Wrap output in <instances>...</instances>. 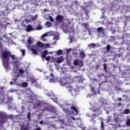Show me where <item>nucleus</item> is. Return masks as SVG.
Instances as JSON below:
<instances>
[{
    "mask_svg": "<svg viewBox=\"0 0 130 130\" xmlns=\"http://www.w3.org/2000/svg\"><path fill=\"white\" fill-rule=\"evenodd\" d=\"M1 59H2L3 64L6 69V72L9 71V64L10 63V56L11 55V52L4 50L1 52Z\"/></svg>",
    "mask_w": 130,
    "mask_h": 130,
    "instance_id": "f257e3e1",
    "label": "nucleus"
},
{
    "mask_svg": "<svg viewBox=\"0 0 130 130\" xmlns=\"http://www.w3.org/2000/svg\"><path fill=\"white\" fill-rule=\"evenodd\" d=\"M60 107L62 108V110L65 113H69L70 112V109H72V113L74 115H78L79 111L77 108L75 106H71L70 104H65L64 105H61Z\"/></svg>",
    "mask_w": 130,
    "mask_h": 130,
    "instance_id": "f03ea898",
    "label": "nucleus"
},
{
    "mask_svg": "<svg viewBox=\"0 0 130 130\" xmlns=\"http://www.w3.org/2000/svg\"><path fill=\"white\" fill-rule=\"evenodd\" d=\"M62 30L64 33H68L69 32V35L70 34H75V29H74V26L71 27L68 25H64L63 26Z\"/></svg>",
    "mask_w": 130,
    "mask_h": 130,
    "instance_id": "7ed1b4c3",
    "label": "nucleus"
},
{
    "mask_svg": "<svg viewBox=\"0 0 130 130\" xmlns=\"http://www.w3.org/2000/svg\"><path fill=\"white\" fill-rule=\"evenodd\" d=\"M96 35L99 38H104L106 37L105 35V29L102 27H100L96 29Z\"/></svg>",
    "mask_w": 130,
    "mask_h": 130,
    "instance_id": "20e7f679",
    "label": "nucleus"
},
{
    "mask_svg": "<svg viewBox=\"0 0 130 130\" xmlns=\"http://www.w3.org/2000/svg\"><path fill=\"white\" fill-rule=\"evenodd\" d=\"M8 119V114L7 113L1 111L0 112V126H2L3 124L6 122V119Z\"/></svg>",
    "mask_w": 130,
    "mask_h": 130,
    "instance_id": "39448f33",
    "label": "nucleus"
},
{
    "mask_svg": "<svg viewBox=\"0 0 130 130\" xmlns=\"http://www.w3.org/2000/svg\"><path fill=\"white\" fill-rule=\"evenodd\" d=\"M42 110V111H49V112L53 113L55 115H57V110L54 107L46 106Z\"/></svg>",
    "mask_w": 130,
    "mask_h": 130,
    "instance_id": "423d86ee",
    "label": "nucleus"
},
{
    "mask_svg": "<svg viewBox=\"0 0 130 130\" xmlns=\"http://www.w3.org/2000/svg\"><path fill=\"white\" fill-rule=\"evenodd\" d=\"M46 103L44 102H41L40 101H37L36 103H35L34 106V109H38V108H40L43 107L45 105Z\"/></svg>",
    "mask_w": 130,
    "mask_h": 130,
    "instance_id": "0eeeda50",
    "label": "nucleus"
},
{
    "mask_svg": "<svg viewBox=\"0 0 130 130\" xmlns=\"http://www.w3.org/2000/svg\"><path fill=\"white\" fill-rule=\"evenodd\" d=\"M99 115H100V113H92L91 115V118L89 119V121L92 122L93 125L96 124L95 118L97 116H99Z\"/></svg>",
    "mask_w": 130,
    "mask_h": 130,
    "instance_id": "6e6552de",
    "label": "nucleus"
},
{
    "mask_svg": "<svg viewBox=\"0 0 130 130\" xmlns=\"http://www.w3.org/2000/svg\"><path fill=\"white\" fill-rule=\"evenodd\" d=\"M47 96L50 97L51 100H52L55 103H57V102H58L57 98H56L52 91H51V93H47Z\"/></svg>",
    "mask_w": 130,
    "mask_h": 130,
    "instance_id": "1a4fd4ad",
    "label": "nucleus"
},
{
    "mask_svg": "<svg viewBox=\"0 0 130 130\" xmlns=\"http://www.w3.org/2000/svg\"><path fill=\"white\" fill-rule=\"evenodd\" d=\"M120 77L124 79L125 81H128L129 80V74L127 72H121Z\"/></svg>",
    "mask_w": 130,
    "mask_h": 130,
    "instance_id": "9d476101",
    "label": "nucleus"
},
{
    "mask_svg": "<svg viewBox=\"0 0 130 130\" xmlns=\"http://www.w3.org/2000/svg\"><path fill=\"white\" fill-rule=\"evenodd\" d=\"M4 38H6L9 42V43H11L12 42V39L11 37H13V33H9L8 34H4L3 35Z\"/></svg>",
    "mask_w": 130,
    "mask_h": 130,
    "instance_id": "9b49d317",
    "label": "nucleus"
},
{
    "mask_svg": "<svg viewBox=\"0 0 130 130\" xmlns=\"http://www.w3.org/2000/svg\"><path fill=\"white\" fill-rule=\"evenodd\" d=\"M22 26L26 28V32H31L32 31H35V28H34L30 24H28L27 26H26V24H22Z\"/></svg>",
    "mask_w": 130,
    "mask_h": 130,
    "instance_id": "f8f14e48",
    "label": "nucleus"
},
{
    "mask_svg": "<svg viewBox=\"0 0 130 130\" xmlns=\"http://www.w3.org/2000/svg\"><path fill=\"white\" fill-rule=\"evenodd\" d=\"M4 90L0 88V104L5 102V96H4Z\"/></svg>",
    "mask_w": 130,
    "mask_h": 130,
    "instance_id": "ddd939ff",
    "label": "nucleus"
},
{
    "mask_svg": "<svg viewBox=\"0 0 130 130\" xmlns=\"http://www.w3.org/2000/svg\"><path fill=\"white\" fill-rule=\"evenodd\" d=\"M100 109H101V108L100 107V106L96 105L93 107L92 112H98V113H100V114H101V111H99Z\"/></svg>",
    "mask_w": 130,
    "mask_h": 130,
    "instance_id": "4468645a",
    "label": "nucleus"
},
{
    "mask_svg": "<svg viewBox=\"0 0 130 130\" xmlns=\"http://www.w3.org/2000/svg\"><path fill=\"white\" fill-rule=\"evenodd\" d=\"M59 83L60 86H62L63 87L66 86V85H67L68 84L67 78H66L65 77L62 78L61 79H60Z\"/></svg>",
    "mask_w": 130,
    "mask_h": 130,
    "instance_id": "2eb2a0df",
    "label": "nucleus"
},
{
    "mask_svg": "<svg viewBox=\"0 0 130 130\" xmlns=\"http://www.w3.org/2000/svg\"><path fill=\"white\" fill-rule=\"evenodd\" d=\"M63 56H60V57L54 58L53 60L55 62H57V63H61V62L63 61Z\"/></svg>",
    "mask_w": 130,
    "mask_h": 130,
    "instance_id": "dca6fc26",
    "label": "nucleus"
},
{
    "mask_svg": "<svg viewBox=\"0 0 130 130\" xmlns=\"http://www.w3.org/2000/svg\"><path fill=\"white\" fill-rule=\"evenodd\" d=\"M32 47L34 48H36L37 47H41V48H44V47H45V46L44 45V44L42 43L41 42H38L37 43V44H35V45L32 46Z\"/></svg>",
    "mask_w": 130,
    "mask_h": 130,
    "instance_id": "f3484780",
    "label": "nucleus"
},
{
    "mask_svg": "<svg viewBox=\"0 0 130 130\" xmlns=\"http://www.w3.org/2000/svg\"><path fill=\"white\" fill-rule=\"evenodd\" d=\"M63 19H64V17L61 15H58L56 17V21L58 23H61L63 21Z\"/></svg>",
    "mask_w": 130,
    "mask_h": 130,
    "instance_id": "a211bd4d",
    "label": "nucleus"
},
{
    "mask_svg": "<svg viewBox=\"0 0 130 130\" xmlns=\"http://www.w3.org/2000/svg\"><path fill=\"white\" fill-rule=\"evenodd\" d=\"M6 100L7 101L5 102V104H8V105L13 104V101L14 100L13 97H8L6 99Z\"/></svg>",
    "mask_w": 130,
    "mask_h": 130,
    "instance_id": "6ab92c4d",
    "label": "nucleus"
},
{
    "mask_svg": "<svg viewBox=\"0 0 130 130\" xmlns=\"http://www.w3.org/2000/svg\"><path fill=\"white\" fill-rule=\"evenodd\" d=\"M82 27H84L86 30H84V32L87 31H89L90 28L89 27V23H84L82 24Z\"/></svg>",
    "mask_w": 130,
    "mask_h": 130,
    "instance_id": "aec40b11",
    "label": "nucleus"
},
{
    "mask_svg": "<svg viewBox=\"0 0 130 130\" xmlns=\"http://www.w3.org/2000/svg\"><path fill=\"white\" fill-rule=\"evenodd\" d=\"M99 119H100V120H101V129L102 130H104V121H105V119H104V118H102V117H100L99 118Z\"/></svg>",
    "mask_w": 130,
    "mask_h": 130,
    "instance_id": "412c9836",
    "label": "nucleus"
},
{
    "mask_svg": "<svg viewBox=\"0 0 130 130\" xmlns=\"http://www.w3.org/2000/svg\"><path fill=\"white\" fill-rule=\"evenodd\" d=\"M25 97H27V99H28V100H30V101H33V100H34V96L29 93H26L25 94Z\"/></svg>",
    "mask_w": 130,
    "mask_h": 130,
    "instance_id": "4be33fe9",
    "label": "nucleus"
},
{
    "mask_svg": "<svg viewBox=\"0 0 130 130\" xmlns=\"http://www.w3.org/2000/svg\"><path fill=\"white\" fill-rule=\"evenodd\" d=\"M52 52H48V51L47 50H44L43 52L41 53V57H46V55L48 54V53H51Z\"/></svg>",
    "mask_w": 130,
    "mask_h": 130,
    "instance_id": "5701e85b",
    "label": "nucleus"
},
{
    "mask_svg": "<svg viewBox=\"0 0 130 130\" xmlns=\"http://www.w3.org/2000/svg\"><path fill=\"white\" fill-rule=\"evenodd\" d=\"M69 40L70 41V43H73V42H77L76 38L73 36H71V35H70L69 36Z\"/></svg>",
    "mask_w": 130,
    "mask_h": 130,
    "instance_id": "b1692460",
    "label": "nucleus"
},
{
    "mask_svg": "<svg viewBox=\"0 0 130 130\" xmlns=\"http://www.w3.org/2000/svg\"><path fill=\"white\" fill-rule=\"evenodd\" d=\"M31 84L32 85H34L35 87H37V88H40V85L37 83V80H36V79L32 80V81L31 82Z\"/></svg>",
    "mask_w": 130,
    "mask_h": 130,
    "instance_id": "393cba45",
    "label": "nucleus"
},
{
    "mask_svg": "<svg viewBox=\"0 0 130 130\" xmlns=\"http://www.w3.org/2000/svg\"><path fill=\"white\" fill-rule=\"evenodd\" d=\"M74 66H82L83 64V62L82 61H80L79 60H76L74 61Z\"/></svg>",
    "mask_w": 130,
    "mask_h": 130,
    "instance_id": "a878e982",
    "label": "nucleus"
},
{
    "mask_svg": "<svg viewBox=\"0 0 130 130\" xmlns=\"http://www.w3.org/2000/svg\"><path fill=\"white\" fill-rule=\"evenodd\" d=\"M111 47V46L109 44H108L106 48L104 47V50H105V49H106V51H105V53H108V52L110 51Z\"/></svg>",
    "mask_w": 130,
    "mask_h": 130,
    "instance_id": "bb28decb",
    "label": "nucleus"
},
{
    "mask_svg": "<svg viewBox=\"0 0 130 130\" xmlns=\"http://www.w3.org/2000/svg\"><path fill=\"white\" fill-rule=\"evenodd\" d=\"M76 79H78V83H81L82 84L83 83V82L85 81V79L83 78L82 76H76Z\"/></svg>",
    "mask_w": 130,
    "mask_h": 130,
    "instance_id": "cd10ccee",
    "label": "nucleus"
},
{
    "mask_svg": "<svg viewBox=\"0 0 130 130\" xmlns=\"http://www.w3.org/2000/svg\"><path fill=\"white\" fill-rule=\"evenodd\" d=\"M79 54L81 58H84L86 57V53H85V52L83 50L80 51Z\"/></svg>",
    "mask_w": 130,
    "mask_h": 130,
    "instance_id": "c85d7f7f",
    "label": "nucleus"
},
{
    "mask_svg": "<svg viewBox=\"0 0 130 130\" xmlns=\"http://www.w3.org/2000/svg\"><path fill=\"white\" fill-rule=\"evenodd\" d=\"M31 37H29V39L27 40V43H28V48H30V45L33 43V42L32 41V40H31Z\"/></svg>",
    "mask_w": 130,
    "mask_h": 130,
    "instance_id": "c756f323",
    "label": "nucleus"
},
{
    "mask_svg": "<svg viewBox=\"0 0 130 130\" xmlns=\"http://www.w3.org/2000/svg\"><path fill=\"white\" fill-rule=\"evenodd\" d=\"M130 111L129 109H125L123 111L122 114H129Z\"/></svg>",
    "mask_w": 130,
    "mask_h": 130,
    "instance_id": "7c9ffc66",
    "label": "nucleus"
},
{
    "mask_svg": "<svg viewBox=\"0 0 130 130\" xmlns=\"http://www.w3.org/2000/svg\"><path fill=\"white\" fill-rule=\"evenodd\" d=\"M88 46L89 48H95L96 44L95 43H91L88 45Z\"/></svg>",
    "mask_w": 130,
    "mask_h": 130,
    "instance_id": "2f4dec72",
    "label": "nucleus"
},
{
    "mask_svg": "<svg viewBox=\"0 0 130 130\" xmlns=\"http://www.w3.org/2000/svg\"><path fill=\"white\" fill-rule=\"evenodd\" d=\"M27 80L28 81H29V82H32L33 80H34V78L31 76H28L26 77Z\"/></svg>",
    "mask_w": 130,
    "mask_h": 130,
    "instance_id": "473e14b6",
    "label": "nucleus"
},
{
    "mask_svg": "<svg viewBox=\"0 0 130 130\" xmlns=\"http://www.w3.org/2000/svg\"><path fill=\"white\" fill-rule=\"evenodd\" d=\"M101 107H105L106 105H107V102L102 101L100 104Z\"/></svg>",
    "mask_w": 130,
    "mask_h": 130,
    "instance_id": "72a5a7b5",
    "label": "nucleus"
},
{
    "mask_svg": "<svg viewBox=\"0 0 130 130\" xmlns=\"http://www.w3.org/2000/svg\"><path fill=\"white\" fill-rule=\"evenodd\" d=\"M20 130H28V127L24 124H22L20 128Z\"/></svg>",
    "mask_w": 130,
    "mask_h": 130,
    "instance_id": "f704fd0d",
    "label": "nucleus"
},
{
    "mask_svg": "<svg viewBox=\"0 0 130 130\" xmlns=\"http://www.w3.org/2000/svg\"><path fill=\"white\" fill-rule=\"evenodd\" d=\"M31 50L33 54H38L37 50H35L33 47L32 48H31Z\"/></svg>",
    "mask_w": 130,
    "mask_h": 130,
    "instance_id": "c9c22d12",
    "label": "nucleus"
},
{
    "mask_svg": "<svg viewBox=\"0 0 130 130\" xmlns=\"http://www.w3.org/2000/svg\"><path fill=\"white\" fill-rule=\"evenodd\" d=\"M51 25H52L51 22L49 21H47L45 23V25L48 27H51Z\"/></svg>",
    "mask_w": 130,
    "mask_h": 130,
    "instance_id": "e433bc0d",
    "label": "nucleus"
},
{
    "mask_svg": "<svg viewBox=\"0 0 130 130\" xmlns=\"http://www.w3.org/2000/svg\"><path fill=\"white\" fill-rule=\"evenodd\" d=\"M10 85H12L13 86H15V85H17V86H19V87L21 86L20 84L19 83H14V81H11L10 83Z\"/></svg>",
    "mask_w": 130,
    "mask_h": 130,
    "instance_id": "4c0bfd02",
    "label": "nucleus"
},
{
    "mask_svg": "<svg viewBox=\"0 0 130 130\" xmlns=\"http://www.w3.org/2000/svg\"><path fill=\"white\" fill-rule=\"evenodd\" d=\"M105 121H107V123L110 122V121H111V116H108V118L107 119H105Z\"/></svg>",
    "mask_w": 130,
    "mask_h": 130,
    "instance_id": "58836bf2",
    "label": "nucleus"
},
{
    "mask_svg": "<svg viewBox=\"0 0 130 130\" xmlns=\"http://www.w3.org/2000/svg\"><path fill=\"white\" fill-rule=\"evenodd\" d=\"M35 30H42V26H41V25H40V23L38 24V26H37Z\"/></svg>",
    "mask_w": 130,
    "mask_h": 130,
    "instance_id": "ea45409f",
    "label": "nucleus"
},
{
    "mask_svg": "<svg viewBox=\"0 0 130 130\" xmlns=\"http://www.w3.org/2000/svg\"><path fill=\"white\" fill-rule=\"evenodd\" d=\"M123 37H125V38H130V34L126 33L123 35Z\"/></svg>",
    "mask_w": 130,
    "mask_h": 130,
    "instance_id": "a19ab883",
    "label": "nucleus"
},
{
    "mask_svg": "<svg viewBox=\"0 0 130 130\" xmlns=\"http://www.w3.org/2000/svg\"><path fill=\"white\" fill-rule=\"evenodd\" d=\"M13 105H14V104H11V105H9L8 109H9V110H12V109H14V108H15Z\"/></svg>",
    "mask_w": 130,
    "mask_h": 130,
    "instance_id": "79ce46f5",
    "label": "nucleus"
},
{
    "mask_svg": "<svg viewBox=\"0 0 130 130\" xmlns=\"http://www.w3.org/2000/svg\"><path fill=\"white\" fill-rule=\"evenodd\" d=\"M103 67L104 71H105L106 73L107 74V73H108V72H107V64H104Z\"/></svg>",
    "mask_w": 130,
    "mask_h": 130,
    "instance_id": "37998d69",
    "label": "nucleus"
},
{
    "mask_svg": "<svg viewBox=\"0 0 130 130\" xmlns=\"http://www.w3.org/2000/svg\"><path fill=\"white\" fill-rule=\"evenodd\" d=\"M120 56H121V54L119 53V54H116L115 55H114V58L113 59V60H114L115 59V58H116V57H120Z\"/></svg>",
    "mask_w": 130,
    "mask_h": 130,
    "instance_id": "c03bdc74",
    "label": "nucleus"
},
{
    "mask_svg": "<svg viewBox=\"0 0 130 130\" xmlns=\"http://www.w3.org/2000/svg\"><path fill=\"white\" fill-rule=\"evenodd\" d=\"M20 51L22 52V56H25V51L24 49H20Z\"/></svg>",
    "mask_w": 130,
    "mask_h": 130,
    "instance_id": "a18cd8bd",
    "label": "nucleus"
},
{
    "mask_svg": "<svg viewBox=\"0 0 130 130\" xmlns=\"http://www.w3.org/2000/svg\"><path fill=\"white\" fill-rule=\"evenodd\" d=\"M110 41H112L114 42L115 41V38L114 36H111L110 37Z\"/></svg>",
    "mask_w": 130,
    "mask_h": 130,
    "instance_id": "49530a36",
    "label": "nucleus"
},
{
    "mask_svg": "<svg viewBox=\"0 0 130 130\" xmlns=\"http://www.w3.org/2000/svg\"><path fill=\"white\" fill-rule=\"evenodd\" d=\"M10 57H11L13 60H15L16 59V56H15V55L12 54V53H10Z\"/></svg>",
    "mask_w": 130,
    "mask_h": 130,
    "instance_id": "de8ad7c7",
    "label": "nucleus"
},
{
    "mask_svg": "<svg viewBox=\"0 0 130 130\" xmlns=\"http://www.w3.org/2000/svg\"><path fill=\"white\" fill-rule=\"evenodd\" d=\"M69 92L71 93V95L72 96H75V90H72V89H70L69 90Z\"/></svg>",
    "mask_w": 130,
    "mask_h": 130,
    "instance_id": "09e8293b",
    "label": "nucleus"
},
{
    "mask_svg": "<svg viewBox=\"0 0 130 130\" xmlns=\"http://www.w3.org/2000/svg\"><path fill=\"white\" fill-rule=\"evenodd\" d=\"M57 55H61V54H62V50H58L57 51Z\"/></svg>",
    "mask_w": 130,
    "mask_h": 130,
    "instance_id": "8fccbe9b",
    "label": "nucleus"
},
{
    "mask_svg": "<svg viewBox=\"0 0 130 130\" xmlns=\"http://www.w3.org/2000/svg\"><path fill=\"white\" fill-rule=\"evenodd\" d=\"M58 38H59V37L58 35H54L53 39V40H56V41L58 40Z\"/></svg>",
    "mask_w": 130,
    "mask_h": 130,
    "instance_id": "3c124183",
    "label": "nucleus"
},
{
    "mask_svg": "<svg viewBox=\"0 0 130 130\" xmlns=\"http://www.w3.org/2000/svg\"><path fill=\"white\" fill-rule=\"evenodd\" d=\"M48 33V36H53L54 35V33L53 31H49Z\"/></svg>",
    "mask_w": 130,
    "mask_h": 130,
    "instance_id": "603ef678",
    "label": "nucleus"
},
{
    "mask_svg": "<svg viewBox=\"0 0 130 130\" xmlns=\"http://www.w3.org/2000/svg\"><path fill=\"white\" fill-rule=\"evenodd\" d=\"M126 125H127V126H129V125H130V119H128V120H127V121L126 122Z\"/></svg>",
    "mask_w": 130,
    "mask_h": 130,
    "instance_id": "864d4df0",
    "label": "nucleus"
},
{
    "mask_svg": "<svg viewBox=\"0 0 130 130\" xmlns=\"http://www.w3.org/2000/svg\"><path fill=\"white\" fill-rule=\"evenodd\" d=\"M48 36V32L44 34L42 36V38H44V37H47Z\"/></svg>",
    "mask_w": 130,
    "mask_h": 130,
    "instance_id": "5fc2aeb1",
    "label": "nucleus"
},
{
    "mask_svg": "<svg viewBox=\"0 0 130 130\" xmlns=\"http://www.w3.org/2000/svg\"><path fill=\"white\" fill-rule=\"evenodd\" d=\"M22 86H23V87L25 88L26 87H27L28 86V83L27 82L22 83Z\"/></svg>",
    "mask_w": 130,
    "mask_h": 130,
    "instance_id": "6e6d98bb",
    "label": "nucleus"
},
{
    "mask_svg": "<svg viewBox=\"0 0 130 130\" xmlns=\"http://www.w3.org/2000/svg\"><path fill=\"white\" fill-rule=\"evenodd\" d=\"M55 79L54 78H50V83H55Z\"/></svg>",
    "mask_w": 130,
    "mask_h": 130,
    "instance_id": "4d7b16f0",
    "label": "nucleus"
},
{
    "mask_svg": "<svg viewBox=\"0 0 130 130\" xmlns=\"http://www.w3.org/2000/svg\"><path fill=\"white\" fill-rule=\"evenodd\" d=\"M18 90L17 89H11L9 90V92L10 93H15V92H17Z\"/></svg>",
    "mask_w": 130,
    "mask_h": 130,
    "instance_id": "13d9d810",
    "label": "nucleus"
},
{
    "mask_svg": "<svg viewBox=\"0 0 130 130\" xmlns=\"http://www.w3.org/2000/svg\"><path fill=\"white\" fill-rule=\"evenodd\" d=\"M49 21H50V22H53V21H54V20L53 19V17H52V16H49Z\"/></svg>",
    "mask_w": 130,
    "mask_h": 130,
    "instance_id": "bf43d9fd",
    "label": "nucleus"
},
{
    "mask_svg": "<svg viewBox=\"0 0 130 130\" xmlns=\"http://www.w3.org/2000/svg\"><path fill=\"white\" fill-rule=\"evenodd\" d=\"M44 58H45V59H46V60H47V61H49V60L50 59V58H51V57H50V56H47V57H46H46H44Z\"/></svg>",
    "mask_w": 130,
    "mask_h": 130,
    "instance_id": "052dcab7",
    "label": "nucleus"
},
{
    "mask_svg": "<svg viewBox=\"0 0 130 130\" xmlns=\"http://www.w3.org/2000/svg\"><path fill=\"white\" fill-rule=\"evenodd\" d=\"M27 118L28 119H30L31 118V113L29 112L27 114Z\"/></svg>",
    "mask_w": 130,
    "mask_h": 130,
    "instance_id": "680f3d73",
    "label": "nucleus"
},
{
    "mask_svg": "<svg viewBox=\"0 0 130 130\" xmlns=\"http://www.w3.org/2000/svg\"><path fill=\"white\" fill-rule=\"evenodd\" d=\"M45 48H49V46H50V44H44Z\"/></svg>",
    "mask_w": 130,
    "mask_h": 130,
    "instance_id": "e2e57ef3",
    "label": "nucleus"
},
{
    "mask_svg": "<svg viewBox=\"0 0 130 130\" xmlns=\"http://www.w3.org/2000/svg\"><path fill=\"white\" fill-rule=\"evenodd\" d=\"M56 70H59V66L58 64H54Z\"/></svg>",
    "mask_w": 130,
    "mask_h": 130,
    "instance_id": "0e129e2a",
    "label": "nucleus"
},
{
    "mask_svg": "<svg viewBox=\"0 0 130 130\" xmlns=\"http://www.w3.org/2000/svg\"><path fill=\"white\" fill-rule=\"evenodd\" d=\"M93 80V83H99V80L96 78H94Z\"/></svg>",
    "mask_w": 130,
    "mask_h": 130,
    "instance_id": "69168bd1",
    "label": "nucleus"
},
{
    "mask_svg": "<svg viewBox=\"0 0 130 130\" xmlns=\"http://www.w3.org/2000/svg\"><path fill=\"white\" fill-rule=\"evenodd\" d=\"M21 112H25V107H24V106H22L21 107Z\"/></svg>",
    "mask_w": 130,
    "mask_h": 130,
    "instance_id": "338daca9",
    "label": "nucleus"
},
{
    "mask_svg": "<svg viewBox=\"0 0 130 130\" xmlns=\"http://www.w3.org/2000/svg\"><path fill=\"white\" fill-rule=\"evenodd\" d=\"M80 8L82 11H85L86 10V7L83 6H81Z\"/></svg>",
    "mask_w": 130,
    "mask_h": 130,
    "instance_id": "774afa93",
    "label": "nucleus"
}]
</instances>
